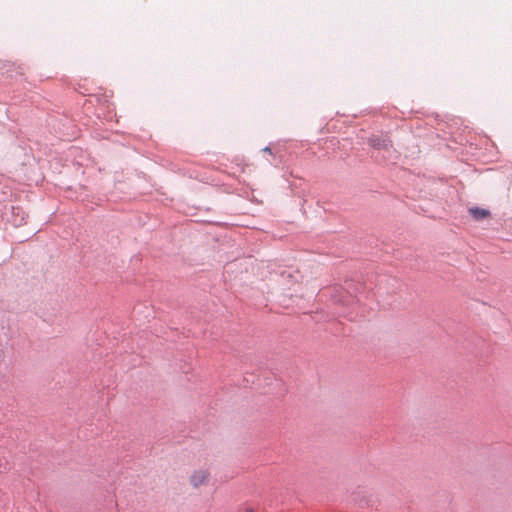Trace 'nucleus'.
<instances>
[{
  "label": "nucleus",
  "mask_w": 512,
  "mask_h": 512,
  "mask_svg": "<svg viewBox=\"0 0 512 512\" xmlns=\"http://www.w3.org/2000/svg\"><path fill=\"white\" fill-rule=\"evenodd\" d=\"M210 472L208 469L200 468L192 472L189 477V482L194 488L208 484Z\"/></svg>",
  "instance_id": "f257e3e1"
},
{
  "label": "nucleus",
  "mask_w": 512,
  "mask_h": 512,
  "mask_svg": "<svg viewBox=\"0 0 512 512\" xmlns=\"http://www.w3.org/2000/svg\"><path fill=\"white\" fill-rule=\"evenodd\" d=\"M369 143L371 146L378 148V149H388L391 147V141L387 139H382L378 136H373L369 139Z\"/></svg>",
  "instance_id": "f03ea898"
},
{
  "label": "nucleus",
  "mask_w": 512,
  "mask_h": 512,
  "mask_svg": "<svg viewBox=\"0 0 512 512\" xmlns=\"http://www.w3.org/2000/svg\"><path fill=\"white\" fill-rule=\"evenodd\" d=\"M469 213L477 221L483 220L490 216V212L488 210L478 207L469 209Z\"/></svg>",
  "instance_id": "7ed1b4c3"
},
{
  "label": "nucleus",
  "mask_w": 512,
  "mask_h": 512,
  "mask_svg": "<svg viewBox=\"0 0 512 512\" xmlns=\"http://www.w3.org/2000/svg\"><path fill=\"white\" fill-rule=\"evenodd\" d=\"M263 151H264V152L271 153V149H270L269 147H265V148L263 149Z\"/></svg>",
  "instance_id": "20e7f679"
},
{
  "label": "nucleus",
  "mask_w": 512,
  "mask_h": 512,
  "mask_svg": "<svg viewBox=\"0 0 512 512\" xmlns=\"http://www.w3.org/2000/svg\"><path fill=\"white\" fill-rule=\"evenodd\" d=\"M245 512H254V511H253V509L248 508V509L245 510Z\"/></svg>",
  "instance_id": "39448f33"
}]
</instances>
